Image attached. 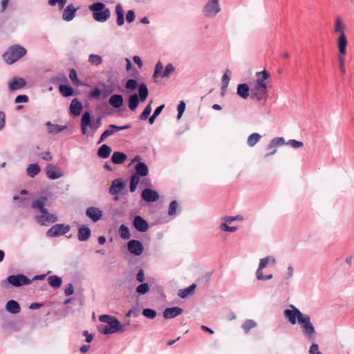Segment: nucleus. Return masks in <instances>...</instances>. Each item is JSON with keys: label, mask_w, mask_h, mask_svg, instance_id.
<instances>
[{"label": "nucleus", "mask_w": 354, "mask_h": 354, "mask_svg": "<svg viewBox=\"0 0 354 354\" xmlns=\"http://www.w3.org/2000/svg\"><path fill=\"white\" fill-rule=\"evenodd\" d=\"M127 248L129 252L136 256H139L143 252V245L142 243L137 240H131L127 243Z\"/></svg>", "instance_id": "obj_14"}, {"label": "nucleus", "mask_w": 354, "mask_h": 354, "mask_svg": "<svg viewBox=\"0 0 354 354\" xmlns=\"http://www.w3.org/2000/svg\"><path fill=\"white\" fill-rule=\"evenodd\" d=\"M77 237L81 241H86L88 238V227L84 225L80 227L78 230Z\"/></svg>", "instance_id": "obj_39"}, {"label": "nucleus", "mask_w": 354, "mask_h": 354, "mask_svg": "<svg viewBox=\"0 0 354 354\" xmlns=\"http://www.w3.org/2000/svg\"><path fill=\"white\" fill-rule=\"evenodd\" d=\"M7 281L15 287H19L23 285H29L32 283L31 279L21 274L8 276L7 277Z\"/></svg>", "instance_id": "obj_8"}, {"label": "nucleus", "mask_w": 354, "mask_h": 354, "mask_svg": "<svg viewBox=\"0 0 354 354\" xmlns=\"http://www.w3.org/2000/svg\"><path fill=\"white\" fill-rule=\"evenodd\" d=\"M140 176H137V174H133L131 176L130 185H129V190L131 192H134L137 188L138 183H140Z\"/></svg>", "instance_id": "obj_40"}, {"label": "nucleus", "mask_w": 354, "mask_h": 354, "mask_svg": "<svg viewBox=\"0 0 354 354\" xmlns=\"http://www.w3.org/2000/svg\"><path fill=\"white\" fill-rule=\"evenodd\" d=\"M186 104L184 101H180L179 104L178 105V115H177V120H180L185 111Z\"/></svg>", "instance_id": "obj_58"}, {"label": "nucleus", "mask_w": 354, "mask_h": 354, "mask_svg": "<svg viewBox=\"0 0 354 354\" xmlns=\"http://www.w3.org/2000/svg\"><path fill=\"white\" fill-rule=\"evenodd\" d=\"M70 230V226L64 224H56L47 231V236L50 237L58 236L65 234Z\"/></svg>", "instance_id": "obj_10"}, {"label": "nucleus", "mask_w": 354, "mask_h": 354, "mask_svg": "<svg viewBox=\"0 0 354 354\" xmlns=\"http://www.w3.org/2000/svg\"><path fill=\"white\" fill-rule=\"evenodd\" d=\"M26 53V50L24 47L19 45H13L7 50L3 57L6 63L11 64L24 56Z\"/></svg>", "instance_id": "obj_3"}, {"label": "nucleus", "mask_w": 354, "mask_h": 354, "mask_svg": "<svg viewBox=\"0 0 354 354\" xmlns=\"http://www.w3.org/2000/svg\"><path fill=\"white\" fill-rule=\"evenodd\" d=\"M237 94L244 100L250 95V87L247 84H240L237 86Z\"/></svg>", "instance_id": "obj_26"}, {"label": "nucleus", "mask_w": 354, "mask_h": 354, "mask_svg": "<svg viewBox=\"0 0 354 354\" xmlns=\"http://www.w3.org/2000/svg\"><path fill=\"white\" fill-rule=\"evenodd\" d=\"M130 127L129 125H124V126H116L115 124H110L107 129H106L103 133L101 135L100 139L98 141V143H100L109 136H112L117 131L127 129Z\"/></svg>", "instance_id": "obj_11"}, {"label": "nucleus", "mask_w": 354, "mask_h": 354, "mask_svg": "<svg viewBox=\"0 0 354 354\" xmlns=\"http://www.w3.org/2000/svg\"><path fill=\"white\" fill-rule=\"evenodd\" d=\"M41 214V215L35 217V220L41 225H48L57 221V216L55 214H50L48 211L47 213Z\"/></svg>", "instance_id": "obj_12"}, {"label": "nucleus", "mask_w": 354, "mask_h": 354, "mask_svg": "<svg viewBox=\"0 0 354 354\" xmlns=\"http://www.w3.org/2000/svg\"><path fill=\"white\" fill-rule=\"evenodd\" d=\"M103 216V211L95 207H90V219L94 223L100 221Z\"/></svg>", "instance_id": "obj_25"}, {"label": "nucleus", "mask_w": 354, "mask_h": 354, "mask_svg": "<svg viewBox=\"0 0 354 354\" xmlns=\"http://www.w3.org/2000/svg\"><path fill=\"white\" fill-rule=\"evenodd\" d=\"M257 323L252 319L247 320L243 325L242 328L247 333L251 328L256 327Z\"/></svg>", "instance_id": "obj_47"}, {"label": "nucleus", "mask_w": 354, "mask_h": 354, "mask_svg": "<svg viewBox=\"0 0 354 354\" xmlns=\"http://www.w3.org/2000/svg\"><path fill=\"white\" fill-rule=\"evenodd\" d=\"M228 222L223 221L222 223H221L219 226V229L222 231L225 232H234L237 230L238 227L236 226H229Z\"/></svg>", "instance_id": "obj_46"}, {"label": "nucleus", "mask_w": 354, "mask_h": 354, "mask_svg": "<svg viewBox=\"0 0 354 354\" xmlns=\"http://www.w3.org/2000/svg\"><path fill=\"white\" fill-rule=\"evenodd\" d=\"M28 101V97L25 95H17L15 100V103H24Z\"/></svg>", "instance_id": "obj_63"}, {"label": "nucleus", "mask_w": 354, "mask_h": 354, "mask_svg": "<svg viewBox=\"0 0 354 354\" xmlns=\"http://www.w3.org/2000/svg\"><path fill=\"white\" fill-rule=\"evenodd\" d=\"M277 263L276 259L273 256H267L259 261L258 268L256 272H262L263 270L269 264L274 265Z\"/></svg>", "instance_id": "obj_20"}, {"label": "nucleus", "mask_w": 354, "mask_h": 354, "mask_svg": "<svg viewBox=\"0 0 354 354\" xmlns=\"http://www.w3.org/2000/svg\"><path fill=\"white\" fill-rule=\"evenodd\" d=\"M221 0H208L202 8V12L208 19L214 18L221 11Z\"/></svg>", "instance_id": "obj_5"}, {"label": "nucleus", "mask_w": 354, "mask_h": 354, "mask_svg": "<svg viewBox=\"0 0 354 354\" xmlns=\"http://www.w3.org/2000/svg\"><path fill=\"white\" fill-rule=\"evenodd\" d=\"M151 102H152V101H151L149 102V104L148 105H147L146 107L145 108L144 111H142V113H141V115L140 116V120H145L147 119V118L150 115V113L151 112Z\"/></svg>", "instance_id": "obj_50"}, {"label": "nucleus", "mask_w": 354, "mask_h": 354, "mask_svg": "<svg viewBox=\"0 0 354 354\" xmlns=\"http://www.w3.org/2000/svg\"><path fill=\"white\" fill-rule=\"evenodd\" d=\"M138 93L140 102H145L149 95V91L147 85L144 83L139 85Z\"/></svg>", "instance_id": "obj_33"}, {"label": "nucleus", "mask_w": 354, "mask_h": 354, "mask_svg": "<svg viewBox=\"0 0 354 354\" xmlns=\"http://www.w3.org/2000/svg\"><path fill=\"white\" fill-rule=\"evenodd\" d=\"M284 318L292 325L298 324L304 336L309 339H314L316 337V330L308 314L301 313L293 304L285 309L283 313Z\"/></svg>", "instance_id": "obj_1"}, {"label": "nucleus", "mask_w": 354, "mask_h": 354, "mask_svg": "<svg viewBox=\"0 0 354 354\" xmlns=\"http://www.w3.org/2000/svg\"><path fill=\"white\" fill-rule=\"evenodd\" d=\"M150 290L149 286L147 283H142L137 286L136 291L140 295H145Z\"/></svg>", "instance_id": "obj_45"}, {"label": "nucleus", "mask_w": 354, "mask_h": 354, "mask_svg": "<svg viewBox=\"0 0 354 354\" xmlns=\"http://www.w3.org/2000/svg\"><path fill=\"white\" fill-rule=\"evenodd\" d=\"M88 126V111L84 112L82 118V131L86 134L87 127Z\"/></svg>", "instance_id": "obj_44"}, {"label": "nucleus", "mask_w": 354, "mask_h": 354, "mask_svg": "<svg viewBox=\"0 0 354 354\" xmlns=\"http://www.w3.org/2000/svg\"><path fill=\"white\" fill-rule=\"evenodd\" d=\"M310 354H322L319 352V346L317 344H313L309 349Z\"/></svg>", "instance_id": "obj_64"}, {"label": "nucleus", "mask_w": 354, "mask_h": 354, "mask_svg": "<svg viewBox=\"0 0 354 354\" xmlns=\"http://www.w3.org/2000/svg\"><path fill=\"white\" fill-rule=\"evenodd\" d=\"M127 158V156L125 153L120 151H115L112 154L111 161L114 164H122L123 163Z\"/></svg>", "instance_id": "obj_30"}, {"label": "nucleus", "mask_w": 354, "mask_h": 354, "mask_svg": "<svg viewBox=\"0 0 354 354\" xmlns=\"http://www.w3.org/2000/svg\"><path fill=\"white\" fill-rule=\"evenodd\" d=\"M46 127L48 132L50 134L59 133V132L65 130L67 128L66 125H59L56 124H53L51 122H48L46 123Z\"/></svg>", "instance_id": "obj_22"}, {"label": "nucleus", "mask_w": 354, "mask_h": 354, "mask_svg": "<svg viewBox=\"0 0 354 354\" xmlns=\"http://www.w3.org/2000/svg\"><path fill=\"white\" fill-rule=\"evenodd\" d=\"M47 201L46 196H41L32 202L31 207L34 209H38L41 213H47V209L44 207Z\"/></svg>", "instance_id": "obj_18"}, {"label": "nucleus", "mask_w": 354, "mask_h": 354, "mask_svg": "<svg viewBox=\"0 0 354 354\" xmlns=\"http://www.w3.org/2000/svg\"><path fill=\"white\" fill-rule=\"evenodd\" d=\"M39 171L40 167L36 163L29 165L26 169L27 174L31 178H34Z\"/></svg>", "instance_id": "obj_37"}, {"label": "nucleus", "mask_w": 354, "mask_h": 354, "mask_svg": "<svg viewBox=\"0 0 354 354\" xmlns=\"http://www.w3.org/2000/svg\"><path fill=\"white\" fill-rule=\"evenodd\" d=\"M183 310L178 306L167 308L163 311V317L165 319H172L180 315Z\"/></svg>", "instance_id": "obj_19"}, {"label": "nucleus", "mask_w": 354, "mask_h": 354, "mask_svg": "<svg viewBox=\"0 0 354 354\" xmlns=\"http://www.w3.org/2000/svg\"><path fill=\"white\" fill-rule=\"evenodd\" d=\"M142 315L149 319H154L157 313L155 310L151 308H145L142 310Z\"/></svg>", "instance_id": "obj_51"}, {"label": "nucleus", "mask_w": 354, "mask_h": 354, "mask_svg": "<svg viewBox=\"0 0 354 354\" xmlns=\"http://www.w3.org/2000/svg\"><path fill=\"white\" fill-rule=\"evenodd\" d=\"M286 145H290L291 147H292L294 149L301 148V147H302L304 146V143L302 142L298 141V140H295V139L289 140L286 142Z\"/></svg>", "instance_id": "obj_55"}, {"label": "nucleus", "mask_w": 354, "mask_h": 354, "mask_svg": "<svg viewBox=\"0 0 354 354\" xmlns=\"http://www.w3.org/2000/svg\"><path fill=\"white\" fill-rule=\"evenodd\" d=\"M111 153V148L107 145H102L97 150V156L101 158H108Z\"/></svg>", "instance_id": "obj_31"}, {"label": "nucleus", "mask_w": 354, "mask_h": 354, "mask_svg": "<svg viewBox=\"0 0 354 354\" xmlns=\"http://www.w3.org/2000/svg\"><path fill=\"white\" fill-rule=\"evenodd\" d=\"M115 12L117 15L116 22H124V10L120 3H118L115 6Z\"/></svg>", "instance_id": "obj_43"}, {"label": "nucleus", "mask_w": 354, "mask_h": 354, "mask_svg": "<svg viewBox=\"0 0 354 354\" xmlns=\"http://www.w3.org/2000/svg\"><path fill=\"white\" fill-rule=\"evenodd\" d=\"M119 234L123 239H129L131 236L129 230L125 225H121L119 227Z\"/></svg>", "instance_id": "obj_42"}, {"label": "nucleus", "mask_w": 354, "mask_h": 354, "mask_svg": "<svg viewBox=\"0 0 354 354\" xmlns=\"http://www.w3.org/2000/svg\"><path fill=\"white\" fill-rule=\"evenodd\" d=\"M162 69H163V64L160 62H158L156 64V67H155L153 77H156L158 75H160L162 74L161 73H162Z\"/></svg>", "instance_id": "obj_61"}, {"label": "nucleus", "mask_w": 354, "mask_h": 354, "mask_svg": "<svg viewBox=\"0 0 354 354\" xmlns=\"http://www.w3.org/2000/svg\"><path fill=\"white\" fill-rule=\"evenodd\" d=\"M175 70L174 66L172 65V64H168L160 76L162 77H168Z\"/></svg>", "instance_id": "obj_49"}, {"label": "nucleus", "mask_w": 354, "mask_h": 354, "mask_svg": "<svg viewBox=\"0 0 354 354\" xmlns=\"http://www.w3.org/2000/svg\"><path fill=\"white\" fill-rule=\"evenodd\" d=\"M261 136L258 133H254L249 136L247 140L248 145L252 147L255 146L261 140Z\"/></svg>", "instance_id": "obj_38"}, {"label": "nucleus", "mask_w": 354, "mask_h": 354, "mask_svg": "<svg viewBox=\"0 0 354 354\" xmlns=\"http://www.w3.org/2000/svg\"><path fill=\"white\" fill-rule=\"evenodd\" d=\"M138 86V82L136 80L133 79H129L127 80L125 84V87L127 89L129 90H134Z\"/></svg>", "instance_id": "obj_59"}, {"label": "nucleus", "mask_w": 354, "mask_h": 354, "mask_svg": "<svg viewBox=\"0 0 354 354\" xmlns=\"http://www.w3.org/2000/svg\"><path fill=\"white\" fill-rule=\"evenodd\" d=\"M178 206V204L177 201H171L169 204L168 214L169 216L176 215Z\"/></svg>", "instance_id": "obj_52"}, {"label": "nucleus", "mask_w": 354, "mask_h": 354, "mask_svg": "<svg viewBox=\"0 0 354 354\" xmlns=\"http://www.w3.org/2000/svg\"><path fill=\"white\" fill-rule=\"evenodd\" d=\"M66 3L67 0H48V4L50 6H55L58 4L60 9L64 8Z\"/></svg>", "instance_id": "obj_54"}, {"label": "nucleus", "mask_w": 354, "mask_h": 354, "mask_svg": "<svg viewBox=\"0 0 354 354\" xmlns=\"http://www.w3.org/2000/svg\"><path fill=\"white\" fill-rule=\"evenodd\" d=\"M138 95L136 93L131 95L129 97V108L131 111H135L138 107L140 102Z\"/></svg>", "instance_id": "obj_36"}, {"label": "nucleus", "mask_w": 354, "mask_h": 354, "mask_svg": "<svg viewBox=\"0 0 354 354\" xmlns=\"http://www.w3.org/2000/svg\"><path fill=\"white\" fill-rule=\"evenodd\" d=\"M257 79L253 83L258 85H266L265 80L270 77V74L266 71L256 73Z\"/></svg>", "instance_id": "obj_29"}, {"label": "nucleus", "mask_w": 354, "mask_h": 354, "mask_svg": "<svg viewBox=\"0 0 354 354\" xmlns=\"http://www.w3.org/2000/svg\"><path fill=\"white\" fill-rule=\"evenodd\" d=\"M59 92L64 97L72 96L74 94L73 88L68 85L60 84L59 86Z\"/></svg>", "instance_id": "obj_35"}, {"label": "nucleus", "mask_w": 354, "mask_h": 354, "mask_svg": "<svg viewBox=\"0 0 354 354\" xmlns=\"http://www.w3.org/2000/svg\"><path fill=\"white\" fill-rule=\"evenodd\" d=\"M136 173L138 176H146L149 173L147 165L142 162H138L135 167Z\"/></svg>", "instance_id": "obj_24"}, {"label": "nucleus", "mask_w": 354, "mask_h": 354, "mask_svg": "<svg viewBox=\"0 0 354 354\" xmlns=\"http://www.w3.org/2000/svg\"><path fill=\"white\" fill-rule=\"evenodd\" d=\"M165 105L162 104L156 109L154 111L153 115L149 118V124H153L156 118L160 114L161 111L164 109Z\"/></svg>", "instance_id": "obj_48"}, {"label": "nucleus", "mask_w": 354, "mask_h": 354, "mask_svg": "<svg viewBox=\"0 0 354 354\" xmlns=\"http://www.w3.org/2000/svg\"><path fill=\"white\" fill-rule=\"evenodd\" d=\"M123 101V97L121 95L114 94L110 97L109 102L111 106L118 109L122 106Z\"/></svg>", "instance_id": "obj_23"}, {"label": "nucleus", "mask_w": 354, "mask_h": 354, "mask_svg": "<svg viewBox=\"0 0 354 354\" xmlns=\"http://www.w3.org/2000/svg\"><path fill=\"white\" fill-rule=\"evenodd\" d=\"M124 182L120 179L117 178L112 181V183L109 187V193L111 195H116L122 192V191L125 188Z\"/></svg>", "instance_id": "obj_15"}, {"label": "nucleus", "mask_w": 354, "mask_h": 354, "mask_svg": "<svg viewBox=\"0 0 354 354\" xmlns=\"http://www.w3.org/2000/svg\"><path fill=\"white\" fill-rule=\"evenodd\" d=\"M102 62V58L98 55L90 54V63L98 66Z\"/></svg>", "instance_id": "obj_53"}, {"label": "nucleus", "mask_w": 354, "mask_h": 354, "mask_svg": "<svg viewBox=\"0 0 354 354\" xmlns=\"http://www.w3.org/2000/svg\"><path fill=\"white\" fill-rule=\"evenodd\" d=\"M77 8L73 4L67 6L63 12V19L68 21L73 20Z\"/></svg>", "instance_id": "obj_21"}, {"label": "nucleus", "mask_w": 354, "mask_h": 354, "mask_svg": "<svg viewBox=\"0 0 354 354\" xmlns=\"http://www.w3.org/2000/svg\"><path fill=\"white\" fill-rule=\"evenodd\" d=\"M45 170L47 177L50 180H56L60 178L64 175L61 168L53 164H48Z\"/></svg>", "instance_id": "obj_9"}, {"label": "nucleus", "mask_w": 354, "mask_h": 354, "mask_svg": "<svg viewBox=\"0 0 354 354\" xmlns=\"http://www.w3.org/2000/svg\"><path fill=\"white\" fill-rule=\"evenodd\" d=\"M99 320L106 324H100L97 327L99 332L102 334L108 335L122 333L126 330L127 325H122L115 317L102 315L99 317Z\"/></svg>", "instance_id": "obj_2"}, {"label": "nucleus", "mask_w": 354, "mask_h": 354, "mask_svg": "<svg viewBox=\"0 0 354 354\" xmlns=\"http://www.w3.org/2000/svg\"><path fill=\"white\" fill-rule=\"evenodd\" d=\"M6 309L12 314H17L20 311L19 304L15 300H10L6 304Z\"/></svg>", "instance_id": "obj_28"}, {"label": "nucleus", "mask_w": 354, "mask_h": 354, "mask_svg": "<svg viewBox=\"0 0 354 354\" xmlns=\"http://www.w3.org/2000/svg\"><path fill=\"white\" fill-rule=\"evenodd\" d=\"M257 279L259 281H268L273 278V275L272 274L264 275L262 272H256Z\"/></svg>", "instance_id": "obj_57"}, {"label": "nucleus", "mask_w": 354, "mask_h": 354, "mask_svg": "<svg viewBox=\"0 0 354 354\" xmlns=\"http://www.w3.org/2000/svg\"><path fill=\"white\" fill-rule=\"evenodd\" d=\"M285 143L286 142H285V140L283 138H281V137L275 138H273L270 142V143L268 146V149H271L272 148H275L277 146H281V145H284Z\"/></svg>", "instance_id": "obj_41"}, {"label": "nucleus", "mask_w": 354, "mask_h": 354, "mask_svg": "<svg viewBox=\"0 0 354 354\" xmlns=\"http://www.w3.org/2000/svg\"><path fill=\"white\" fill-rule=\"evenodd\" d=\"M82 109V104L77 100L73 99L71 103L70 111L71 113L77 116L81 113Z\"/></svg>", "instance_id": "obj_27"}, {"label": "nucleus", "mask_w": 354, "mask_h": 354, "mask_svg": "<svg viewBox=\"0 0 354 354\" xmlns=\"http://www.w3.org/2000/svg\"><path fill=\"white\" fill-rule=\"evenodd\" d=\"M346 26L344 24H335L334 28V32L339 34V36L337 39V45L340 55H344L346 54L347 40L344 34Z\"/></svg>", "instance_id": "obj_6"}, {"label": "nucleus", "mask_w": 354, "mask_h": 354, "mask_svg": "<svg viewBox=\"0 0 354 354\" xmlns=\"http://www.w3.org/2000/svg\"><path fill=\"white\" fill-rule=\"evenodd\" d=\"M142 198L148 203L157 201L160 198L159 194L150 188H145L142 190L141 194Z\"/></svg>", "instance_id": "obj_13"}, {"label": "nucleus", "mask_w": 354, "mask_h": 354, "mask_svg": "<svg viewBox=\"0 0 354 354\" xmlns=\"http://www.w3.org/2000/svg\"><path fill=\"white\" fill-rule=\"evenodd\" d=\"M90 10L93 11V17L97 21H106L111 15L109 9L101 2H97L90 6Z\"/></svg>", "instance_id": "obj_4"}, {"label": "nucleus", "mask_w": 354, "mask_h": 354, "mask_svg": "<svg viewBox=\"0 0 354 354\" xmlns=\"http://www.w3.org/2000/svg\"><path fill=\"white\" fill-rule=\"evenodd\" d=\"M344 55H340L339 57H338V63H339V70L342 73V74L344 75L345 73H346V70H345V68H344V58L343 57Z\"/></svg>", "instance_id": "obj_62"}, {"label": "nucleus", "mask_w": 354, "mask_h": 354, "mask_svg": "<svg viewBox=\"0 0 354 354\" xmlns=\"http://www.w3.org/2000/svg\"><path fill=\"white\" fill-rule=\"evenodd\" d=\"M133 227L140 232H145L149 229V224L140 216H136L133 221Z\"/></svg>", "instance_id": "obj_17"}, {"label": "nucleus", "mask_w": 354, "mask_h": 354, "mask_svg": "<svg viewBox=\"0 0 354 354\" xmlns=\"http://www.w3.org/2000/svg\"><path fill=\"white\" fill-rule=\"evenodd\" d=\"M26 84V80L19 77L12 78L8 83V89L10 91H15L24 88Z\"/></svg>", "instance_id": "obj_16"}, {"label": "nucleus", "mask_w": 354, "mask_h": 354, "mask_svg": "<svg viewBox=\"0 0 354 354\" xmlns=\"http://www.w3.org/2000/svg\"><path fill=\"white\" fill-rule=\"evenodd\" d=\"M48 282L53 288H59L62 286V279L57 275H52L48 278Z\"/></svg>", "instance_id": "obj_34"}, {"label": "nucleus", "mask_w": 354, "mask_h": 354, "mask_svg": "<svg viewBox=\"0 0 354 354\" xmlns=\"http://www.w3.org/2000/svg\"><path fill=\"white\" fill-rule=\"evenodd\" d=\"M69 78L74 85H79L80 81L77 79V73L75 69H71L69 72Z\"/></svg>", "instance_id": "obj_56"}, {"label": "nucleus", "mask_w": 354, "mask_h": 354, "mask_svg": "<svg viewBox=\"0 0 354 354\" xmlns=\"http://www.w3.org/2000/svg\"><path fill=\"white\" fill-rule=\"evenodd\" d=\"M230 74L231 72L229 69H227L222 77V82L223 84V86L227 87L229 84L230 80Z\"/></svg>", "instance_id": "obj_60"}, {"label": "nucleus", "mask_w": 354, "mask_h": 354, "mask_svg": "<svg viewBox=\"0 0 354 354\" xmlns=\"http://www.w3.org/2000/svg\"><path fill=\"white\" fill-rule=\"evenodd\" d=\"M251 97L257 101L265 100L267 97V85L251 84Z\"/></svg>", "instance_id": "obj_7"}, {"label": "nucleus", "mask_w": 354, "mask_h": 354, "mask_svg": "<svg viewBox=\"0 0 354 354\" xmlns=\"http://www.w3.org/2000/svg\"><path fill=\"white\" fill-rule=\"evenodd\" d=\"M196 288V285L195 283H193L186 288L180 290L178 293V295L181 298H185L189 295H192Z\"/></svg>", "instance_id": "obj_32"}]
</instances>
